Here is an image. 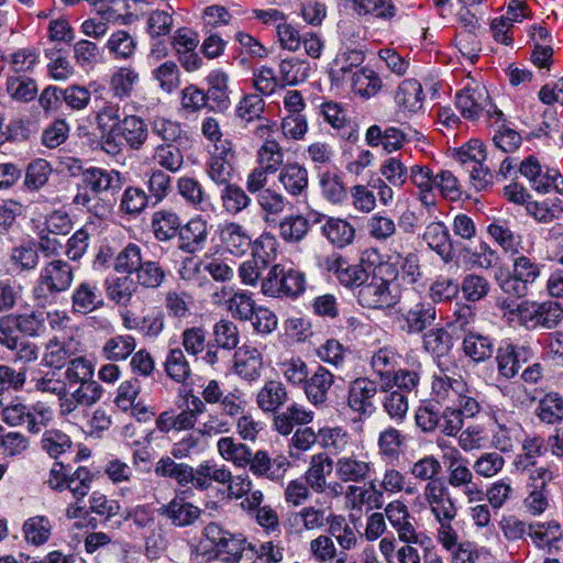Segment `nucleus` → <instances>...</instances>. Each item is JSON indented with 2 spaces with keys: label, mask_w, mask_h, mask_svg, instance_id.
I'll use <instances>...</instances> for the list:
<instances>
[{
  "label": "nucleus",
  "mask_w": 563,
  "mask_h": 563,
  "mask_svg": "<svg viewBox=\"0 0 563 563\" xmlns=\"http://www.w3.org/2000/svg\"><path fill=\"white\" fill-rule=\"evenodd\" d=\"M321 233L332 245L342 249L353 242L355 229L346 220L331 217L321 225Z\"/></svg>",
  "instance_id": "53"
},
{
  "label": "nucleus",
  "mask_w": 563,
  "mask_h": 563,
  "mask_svg": "<svg viewBox=\"0 0 563 563\" xmlns=\"http://www.w3.org/2000/svg\"><path fill=\"white\" fill-rule=\"evenodd\" d=\"M446 463V485L454 489H460L471 483L474 477L471 468L467 466V460H465L460 451L452 448L450 452L443 455Z\"/></svg>",
  "instance_id": "41"
},
{
  "label": "nucleus",
  "mask_w": 563,
  "mask_h": 563,
  "mask_svg": "<svg viewBox=\"0 0 563 563\" xmlns=\"http://www.w3.org/2000/svg\"><path fill=\"white\" fill-rule=\"evenodd\" d=\"M328 533L338 544L339 552L347 553V551L355 550L361 542V536L355 527L350 526L343 515L335 514L328 527Z\"/></svg>",
  "instance_id": "45"
},
{
  "label": "nucleus",
  "mask_w": 563,
  "mask_h": 563,
  "mask_svg": "<svg viewBox=\"0 0 563 563\" xmlns=\"http://www.w3.org/2000/svg\"><path fill=\"white\" fill-rule=\"evenodd\" d=\"M159 515L174 527L184 528L194 525L201 516L202 510L188 501L184 496L176 495L159 508Z\"/></svg>",
  "instance_id": "24"
},
{
  "label": "nucleus",
  "mask_w": 563,
  "mask_h": 563,
  "mask_svg": "<svg viewBox=\"0 0 563 563\" xmlns=\"http://www.w3.org/2000/svg\"><path fill=\"white\" fill-rule=\"evenodd\" d=\"M529 537L538 548H556V543L563 540V529L558 520L538 521L529 523Z\"/></svg>",
  "instance_id": "50"
},
{
  "label": "nucleus",
  "mask_w": 563,
  "mask_h": 563,
  "mask_svg": "<svg viewBox=\"0 0 563 563\" xmlns=\"http://www.w3.org/2000/svg\"><path fill=\"white\" fill-rule=\"evenodd\" d=\"M214 555H224L222 559L224 563H253L254 561L253 545L246 547L245 539L233 533Z\"/></svg>",
  "instance_id": "58"
},
{
  "label": "nucleus",
  "mask_w": 563,
  "mask_h": 563,
  "mask_svg": "<svg viewBox=\"0 0 563 563\" xmlns=\"http://www.w3.org/2000/svg\"><path fill=\"white\" fill-rule=\"evenodd\" d=\"M522 453L515 460V466L518 470H527L537 464V460L547 452L545 440L540 434H526L522 440Z\"/></svg>",
  "instance_id": "61"
},
{
  "label": "nucleus",
  "mask_w": 563,
  "mask_h": 563,
  "mask_svg": "<svg viewBox=\"0 0 563 563\" xmlns=\"http://www.w3.org/2000/svg\"><path fill=\"white\" fill-rule=\"evenodd\" d=\"M422 497L434 519L457 516V507L444 481H433L423 487Z\"/></svg>",
  "instance_id": "14"
},
{
  "label": "nucleus",
  "mask_w": 563,
  "mask_h": 563,
  "mask_svg": "<svg viewBox=\"0 0 563 563\" xmlns=\"http://www.w3.org/2000/svg\"><path fill=\"white\" fill-rule=\"evenodd\" d=\"M384 510L399 541L420 542V537L429 540L427 536L417 531L415 518L401 500L390 501Z\"/></svg>",
  "instance_id": "16"
},
{
  "label": "nucleus",
  "mask_w": 563,
  "mask_h": 563,
  "mask_svg": "<svg viewBox=\"0 0 563 563\" xmlns=\"http://www.w3.org/2000/svg\"><path fill=\"white\" fill-rule=\"evenodd\" d=\"M333 468V460L325 453L313 454L309 467L303 474L305 482L316 494H323L328 490L327 476Z\"/></svg>",
  "instance_id": "34"
},
{
  "label": "nucleus",
  "mask_w": 563,
  "mask_h": 563,
  "mask_svg": "<svg viewBox=\"0 0 563 563\" xmlns=\"http://www.w3.org/2000/svg\"><path fill=\"white\" fill-rule=\"evenodd\" d=\"M163 365L166 375L176 383L183 384L191 376L189 361L185 351L179 346L168 350Z\"/></svg>",
  "instance_id": "63"
},
{
  "label": "nucleus",
  "mask_w": 563,
  "mask_h": 563,
  "mask_svg": "<svg viewBox=\"0 0 563 563\" xmlns=\"http://www.w3.org/2000/svg\"><path fill=\"white\" fill-rule=\"evenodd\" d=\"M172 455H163L154 466L157 477L173 479L179 487H187L191 484L195 487L196 468L187 463H178Z\"/></svg>",
  "instance_id": "32"
},
{
  "label": "nucleus",
  "mask_w": 563,
  "mask_h": 563,
  "mask_svg": "<svg viewBox=\"0 0 563 563\" xmlns=\"http://www.w3.org/2000/svg\"><path fill=\"white\" fill-rule=\"evenodd\" d=\"M426 96L416 78L404 79L396 88L394 100L402 113H417L423 108Z\"/></svg>",
  "instance_id": "28"
},
{
  "label": "nucleus",
  "mask_w": 563,
  "mask_h": 563,
  "mask_svg": "<svg viewBox=\"0 0 563 563\" xmlns=\"http://www.w3.org/2000/svg\"><path fill=\"white\" fill-rule=\"evenodd\" d=\"M140 81V74L131 66L119 67L110 77L109 90L120 101L130 98Z\"/></svg>",
  "instance_id": "52"
},
{
  "label": "nucleus",
  "mask_w": 563,
  "mask_h": 563,
  "mask_svg": "<svg viewBox=\"0 0 563 563\" xmlns=\"http://www.w3.org/2000/svg\"><path fill=\"white\" fill-rule=\"evenodd\" d=\"M314 418L311 410H307L299 404H291L284 411H277L274 415L273 426L282 435H288L292 432L296 424L306 426Z\"/></svg>",
  "instance_id": "38"
},
{
  "label": "nucleus",
  "mask_w": 563,
  "mask_h": 563,
  "mask_svg": "<svg viewBox=\"0 0 563 563\" xmlns=\"http://www.w3.org/2000/svg\"><path fill=\"white\" fill-rule=\"evenodd\" d=\"M195 488L208 490L212 483L227 485L231 479V471L225 465H218L213 461H205L196 467Z\"/></svg>",
  "instance_id": "49"
},
{
  "label": "nucleus",
  "mask_w": 563,
  "mask_h": 563,
  "mask_svg": "<svg viewBox=\"0 0 563 563\" xmlns=\"http://www.w3.org/2000/svg\"><path fill=\"white\" fill-rule=\"evenodd\" d=\"M81 181L86 189L95 195L115 192L122 186L121 174L118 170H107L99 167H90L82 172Z\"/></svg>",
  "instance_id": "31"
},
{
  "label": "nucleus",
  "mask_w": 563,
  "mask_h": 563,
  "mask_svg": "<svg viewBox=\"0 0 563 563\" xmlns=\"http://www.w3.org/2000/svg\"><path fill=\"white\" fill-rule=\"evenodd\" d=\"M333 466L336 478L342 483L361 484L373 473V463L356 454L338 457Z\"/></svg>",
  "instance_id": "22"
},
{
  "label": "nucleus",
  "mask_w": 563,
  "mask_h": 563,
  "mask_svg": "<svg viewBox=\"0 0 563 563\" xmlns=\"http://www.w3.org/2000/svg\"><path fill=\"white\" fill-rule=\"evenodd\" d=\"M536 416L540 422L556 426L563 421V397L559 393H548L536 407Z\"/></svg>",
  "instance_id": "62"
},
{
  "label": "nucleus",
  "mask_w": 563,
  "mask_h": 563,
  "mask_svg": "<svg viewBox=\"0 0 563 563\" xmlns=\"http://www.w3.org/2000/svg\"><path fill=\"white\" fill-rule=\"evenodd\" d=\"M208 89L205 90L209 110L213 112H225L230 106L229 76L220 69H214L206 77Z\"/></svg>",
  "instance_id": "26"
},
{
  "label": "nucleus",
  "mask_w": 563,
  "mask_h": 563,
  "mask_svg": "<svg viewBox=\"0 0 563 563\" xmlns=\"http://www.w3.org/2000/svg\"><path fill=\"white\" fill-rule=\"evenodd\" d=\"M402 319L407 333H422L435 321L437 308L429 301H418L402 313Z\"/></svg>",
  "instance_id": "36"
},
{
  "label": "nucleus",
  "mask_w": 563,
  "mask_h": 563,
  "mask_svg": "<svg viewBox=\"0 0 563 563\" xmlns=\"http://www.w3.org/2000/svg\"><path fill=\"white\" fill-rule=\"evenodd\" d=\"M398 353L394 347L383 346L375 351L371 357V368L380 382V390L388 388V379L397 368Z\"/></svg>",
  "instance_id": "43"
},
{
  "label": "nucleus",
  "mask_w": 563,
  "mask_h": 563,
  "mask_svg": "<svg viewBox=\"0 0 563 563\" xmlns=\"http://www.w3.org/2000/svg\"><path fill=\"white\" fill-rule=\"evenodd\" d=\"M487 233L505 253H510L511 255L518 254L521 236L514 231L509 220L501 218L494 219L487 225Z\"/></svg>",
  "instance_id": "48"
},
{
  "label": "nucleus",
  "mask_w": 563,
  "mask_h": 563,
  "mask_svg": "<svg viewBox=\"0 0 563 563\" xmlns=\"http://www.w3.org/2000/svg\"><path fill=\"white\" fill-rule=\"evenodd\" d=\"M235 152L230 140L217 144L206 162V174L216 185H228L234 175Z\"/></svg>",
  "instance_id": "11"
},
{
  "label": "nucleus",
  "mask_w": 563,
  "mask_h": 563,
  "mask_svg": "<svg viewBox=\"0 0 563 563\" xmlns=\"http://www.w3.org/2000/svg\"><path fill=\"white\" fill-rule=\"evenodd\" d=\"M217 449L223 460L236 467L247 466L252 450L246 444L238 442L232 437H223L218 440Z\"/></svg>",
  "instance_id": "64"
},
{
  "label": "nucleus",
  "mask_w": 563,
  "mask_h": 563,
  "mask_svg": "<svg viewBox=\"0 0 563 563\" xmlns=\"http://www.w3.org/2000/svg\"><path fill=\"white\" fill-rule=\"evenodd\" d=\"M151 161L158 166V169L168 173H178L185 163L184 153L178 145V142L158 143L151 152Z\"/></svg>",
  "instance_id": "40"
},
{
  "label": "nucleus",
  "mask_w": 563,
  "mask_h": 563,
  "mask_svg": "<svg viewBox=\"0 0 563 563\" xmlns=\"http://www.w3.org/2000/svg\"><path fill=\"white\" fill-rule=\"evenodd\" d=\"M518 324L527 330L556 328L563 320V306L559 301L545 300L542 302L523 300L509 309Z\"/></svg>",
  "instance_id": "3"
},
{
  "label": "nucleus",
  "mask_w": 563,
  "mask_h": 563,
  "mask_svg": "<svg viewBox=\"0 0 563 563\" xmlns=\"http://www.w3.org/2000/svg\"><path fill=\"white\" fill-rule=\"evenodd\" d=\"M431 390L435 401L451 406L456 404L463 393H468V386L461 375L451 371L446 361H438V372L433 375Z\"/></svg>",
  "instance_id": "9"
},
{
  "label": "nucleus",
  "mask_w": 563,
  "mask_h": 563,
  "mask_svg": "<svg viewBox=\"0 0 563 563\" xmlns=\"http://www.w3.org/2000/svg\"><path fill=\"white\" fill-rule=\"evenodd\" d=\"M407 437L395 427H387L382 430L377 439L378 454L383 459L398 460L406 448Z\"/></svg>",
  "instance_id": "55"
},
{
  "label": "nucleus",
  "mask_w": 563,
  "mask_h": 563,
  "mask_svg": "<svg viewBox=\"0 0 563 563\" xmlns=\"http://www.w3.org/2000/svg\"><path fill=\"white\" fill-rule=\"evenodd\" d=\"M75 278L74 267L64 260L47 262L32 287V299L36 307L46 308L57 302L60 294L67 291Z\"/></svg>",
  "instance_id": "1"
},
{
  "label": "nucleus",
  "mask_w": 563,
  "mask_h": 563,
  "mask_svg": "<svg viewBox=\"0 0 563 563\" xmlns=\"http://www.w3.org/2000/svg\"><path fill=\"white\" fill-rule=\"evenodd\" d=\"M530 350L525 346L506 343L497 349L496 362L500 376L506 379L514 378L521 365L529 360Z\"/></svg>",
  "instance_id": "30"
},
{
  "label": "nucleus",
  "mask_w": 563,
  "mask_h": 563,
  "mask_svg": "<svg viewBox=\"0 0 563 563\" xmlns=\"http://www.w3.org/2000/svg\"><path fill=\"white\" fill-rule=\"evenodd\" d=\"M455 103L463 118L477 120L484 113H490L493 103L485 86H467L455 96Z\"/></svg>",
  "instance_id": "15"
},
{
  "label": "nucleus",
  "mask_w": 563,
  "mask_h": 563,
  "mask_svg": "<svg viewBox=\"0 0 563 563\" xmlns=\"http://www.w3.org/2000/svg\"><path fill=\"white\" fill-rule=\"evenodd\" d=\"M396 264L379 263L373 272L369 282H365L357 292L358 303L368 309H385L396 305L398 296L391 289L393 283L398 278Z\"/></svg>",
  "instance_id": "2"
},
{
  "label": "nucleus",
  "mask_w": 563,
  "mask_h": 563,
  "mask_svg": "<svg viewBox=\"0 0 563 563\" xmlns=\"http://www.w3.org/2000/svg\"><path fill=\"white\" fill-rule=\"evenodd\" d=\"M261 289L268 297L295 299L306 289V276L300 271L275 264L262 279Z\"/></svg>",
  "instance_id": "6"
},
{
  "label": "nucleus",
  "mask_w": 563,
  "mask_h": 563,
  "mask_svg": "<svg viewBox=\"0 0 563 563\" xmlns=\"http://www.w3.org/2000/svg\"><path fill=\"white\" fill-rule=\"evenodd\" d=\"M415 420L422 432L432 433L439 430L448 437L457 435L464 423L460 419L459 412L453 411V406L442 409L441 404L435 400L421 402L416 411Z\"/></svg>",
  "instance_id": "4"
},
{
  "label": "nucleus",
  "mask_w": 563,
  "mask_h": 563,
  "mask_svg": "<svg viewBox=\"0 0 563 563\" xmlns=\"http://www.w3.org/2000/svg\"><path fill=\"white\" fill-rule=\"evenodd\" d=\"M422 240L441 260L449 264L454 260V246L446 225L441 221L429 223L422 234Z\"/></svg>",
  "instance_id": "29"
},
{
  "label": "nucleus",
  "mask_w": 563,
  "mask_h": 563,
  "mask_svg": "<svg viewBox=\"0 0 563 563\" xmlns=\"http://www.w3.org/2000/svg\"><path fill=\"white\" fill-rule=\"evenodd\" d=\"M220 241L223 247L234 256L244 255L252 246V236L238 222L224 223L220 229Z\"/></svg>",
  "instance_id": "37"
},
{
  "label": "nucleus",
  "mask_w": 563,
  "mask_h": 563,
  "mask_svg": "<svg viewBox=\"0 0 563 563\" xmlns=\"http://www.w3.org/2000/svg\"><path fill=\"white\" fill-rule=\"evenodd\" d=\"M365 141L371 147L382 146L385 152L393 153L401 150L410 137L400 128L373 124L366 130Z\"/></svg>",
  "instance_id": "23"
},
{
  "label": "nucleus",
  "mask_w": 563,
  "mask_h": 563,
  "mask_svg": "<svg viewBox=\"0 0 563 563\" xmlns=\"http://www.w3.org/2000/svg\"><path fill=\"white\" fill-rule=\"evenodd\" d=\"M4 90L13 102L25 104L37 97L38 84L31 76L7 75Z\"/></svg>",
  "instance_id": "44"
},
{
  "label": "nucleus",
  "mask_w": 563,
  "mask_h": 563,
  "mask_svg": "<svg viewBox=\"0 0 563 563\" xmlns=\"http://www.w3.org/2000/svg\"><path fill=\"white\" fill-rule=\"evenodd\" d=\"M137 346L136 338L132 334H115L108 338L100 351L101 356L110 362H124Z\"/></svg>",
  "instance_id": "47"
},
{
  "label": "nucleus",
  "mask_w": 563,
  "mask_h": 563,
  "mask_svg": "<svg viewBox=\"0 0 563 563\" xmlns=\"http://www.w3.org/2000/svg\"><path fill=\"white\" fill-rule=\"evenodd\" d=\"M71 312L86 316L104 306L102 292L96 282L82 280L74 288L70 297Z\"/></svg>",
  "instance_id": "21"
},
{
  "label": "nucleus",
  "mask_w": 563,
  "mask_h": 563,
  "mask_svg": "<svg viewBox=\"0 0 563 563\" xmlns=\"http://www.w3.org/2000/svg\"><path fill=\"white\" fill-rule=\"evenodd\" d=\"M211 225L201 214L190 218L185 224L181 223L177 238V247L186 254H195L202 251L210 234Z\"/></svg>",
  "instance_id": "13"
},
{
  "label": "nucleus",
  "mask_w": 563,
  "mask_h": 563,
  "mask_svg": "<svg viewBox=\"0 0 563 563\" xmlns=\"http://www.w3.org/2000/svg\"><path fill=\"white\" fill-rule=\"evenodd\" d=\"M178 195L185 202L196 210L205 211L209 196L202 184L195 177L183 176L177 179L176 184Z\"/></svg>",
  "instance_id": "56"
},
{
  "label": "nucleus",
  "mask_w": 563,
  "mask_h": 563,
  "mask_svg": "<svg viewBox=\"0 0 563 563\" xmlns=\"http://www.w3.org/2000/svg\"><path fill=\"white\" fill-rule=\"evenodd\" d=\"M422 347L438 361H444L453 347L452 335L444 328L429 329L422 335Z\"/></svg>",
  "instance_id": "60"
},
{
  "label": "nucleus",
  "mask_w": 563,
  "mask_h": 563,
  "mask_svg": "<svg viewBox=\"0 0 563 563\" xmlns=\"http://www.w3.org/2000/svg\"><path fill=\"white\" fill-rule=\"evenodd\" d=\"M247 466L253 475L277 482L285 476L290 463L283 454L272 457L267 451L258 450L251 453Z\"/></svg>",
  "instance_id": "18"
},
{
  "label": "nucleus",
  "mask_w": 563,
  "mask_h": 563,
  "mask_svg": "<svg viewBox=\"0 0 563 563\" xmlns=\"http://www.w3.org/2000/svg\"><path fill=\"white\" fill-rule=\"evenodd\" d=\"M320 267L332 274L338 282L350 289L361 288L368 280V274L362 264H350L342 255L333 253L320 261Z\"/></svg>",
  "instance_id": "10"
},
{
  "label": "nucleus",
  "mask_w": 563,
  "mask_h": 563,
  "mask_svg": "<svg viewBox=\"0 0 563 563\" xmlns=\"http://www.w3.org/2000/svg\"><path fill=\"white\" fill-rule=\"evenodd\" d=\"M180 227V216L173 209H159L152 214L151 228L159 242H169L178 238Z\"/></svg>",
  "instance_id": "39"
},
{
  "label": "nucleus",
  "mask_w": 563,
  "mask_h": 563,
  "mask_svg": "<svg viewBox=\"0 0 563 563\" xmlns=\"http://www.w3.org/2000/svg\"><path fill=\"white\" fill-rule=\"evenodd\" d=\"M7 75L30 76L40 63V51L35 47H22L9 55Z\"/></svg>",
  "instance_id": "57"
},
{
  "label": "nucleus",
  "mask_w": 563,
  "mask_h": 563,
  "mask_svg": "<svg viewBox=\"0 0 563 563\" xmlns=\"http://www.w3.org/2000/svg\"><path fill=\"white\" fill-rule=\"evenodd\" d=\"M320 114L341 139L350 142H355L358 139L357 124L347 118L346 110L341 103L332 100L322 102Z\"/></svg>",
  "instance_id": "19"
},
{
  "label": "nucleus",
  "mask_w": 563,
  "mask_h": 563,
  "mask_svg": "<svg viewBox=\"0 0 563 563\" xmlns=\"http://www.w3.org/2000/svg\"><path fill=\"white\" fill-rule=\"evenodd\" d=\"M103 286L107 298L120 307L130 306L133 296L137 290L134 278L130 275L108 277L103 283Z\"/></svg>",
  "instance_id": "42"
},
{
  "label": "nucleus",
  "mask_w": 563,
  "mask_h": 563,
  "mask_svg": "<svg viewBox=\"0 0 563 563\" xmlns=\"http://www.w3.org/2000/svg\"><path fill=\"white\" fill-rule=\"evenodd\" d=\"M543 265L536 260L520 254L512 261V271L504 278L497 277L500 289L512 297L523 298L530 291L537 279L541 276Z\"/></svg>",
  "instance_id": "7"
},
{
  "label": "nucleus",
  "mask_w": 563,
  "mask_h": 563,
  "mask_svg": "<svg viewBox=\"0 0 563 563\" xmlns=\"http://www.w3.org/2000/svg\"><path fill=\"white\" fill-rule=\"evenodd\" d=\"M334 512L327 514L324 508L314 506H305L298 511L289 514L286 526L296 532L322 530L325 526L329 527Z\"/></svg>",
  "instance_id": "20"
},
{
  "label": "nucleus",
  "mask_w": 563,
  "mask_h": 563,
  "mask_svg": "<svg viewBox=\"0 0 563 563\" xmlns=\"http://www.w3.org/2000/svg\"><path fill=\"white\" fill-rule=\"evenodd\" d=\"M134 275L137 288L148 290L158 289L167 279V271L159 261L154 260H144Z\"/></svg>",
  "instance_id": "54"
},
{
  "label": "nucleus",
  "mask_w": 563,
  "mask_h": 563,
  "mask_svg": "<svg viewBox=\"0 0 563 563\" xmlns=\"http://www.w3.org/2000/svg\"><path fill=\"white\" fill-rule=\"evenodd\" d=\"M334 382V374L319 364L311 374L309 373L302 387L308 401L316 408L325 407Z\"/></svg>",
  "instance_id": "17"
},
{
  "label": "nucleus",
  "mask_w": 563,
  "mask_h": 563,
  "mask_svg": "<svg viewBox=\"0 0 563 563\" xmlns=\"http://www.w3.org/2000/svg\"><path fill=\"white\" fill-rule=\"evenodd\" d=\"M462 351L475 363L489 360L495 351L494 340L481 332L468 331L462 341Z\"/></svg>",
  "instance_id": "46"
},
{
  "label": "nucleus",
  "mask_w": 563,
  "mask_h": 563,
  "mask_svg": "<svg viewBox=\"0 0 563 563\" xmlns=\"http://www.w3.org/2000/svg\"><path fill=\"white\" fill-rule=\"evenodd\" d=\"M131 151H141L150 139L148 123L137 114H125L115 130Z\"/></svg>",
  "instance_id": "25"
},
{
  "label": "nucleus",
  "mask_w": 563,
  "mask_h": 563,
  "mask_svg": "<svg viewBox=\"0 0 563 563\" xmlns=\"http://www.w3.org/2000/svg\"><path fill=\"white\" fill-rule=\"evenodd\" d=\"M103 389L97 380L82 382L73 389L66 388L64 396L59 399V416L69 422L78 423L79 419L89 416V407L97 404Z\"/></svg>",
  "instance_id": "5"
},
{
  "label": "nucleus",
  "mask_w": 563,
  "mask_h": 563,
  "mask_svg": "<svg viewBox=\"0 0 563 563\" xmlns=\"http://www.w3.org/2000/svg\"><path fill=\"white\" fill-rule=\"evenodd\" d=\"M234 373L247 382H255L261 377L263 369L262 353L254 346L242 345L233 355Z\"/></svg>",
  "instance_id": "27"
},
{
  "label": "nucleus",
  "mask_w": 563,
  "mask_h": 563,
  "mask_svg": "<svg viewBox=\"0 0 563 563\" xmlns=\"http://www.w3.org/2000/svg\"><path fill=\"white\" fill-rule=\"evenodd\" d=\"M278 183L291 197L306 195L309 186L308 170L298 162L287 163L279 170Z\"/></svg>",
  "instance_id": "35"
},
{
  "label": "nucleus",
  "mask_w": 563,
  "mask_h": 563,
  "mask_svg": "<svg viewBox=\"0 0 563 563\" xmlns=\"http://www.w3.org/2000/svg\"><path fill=\"white\" fill-rule=\"evenodd\" d=\"M289 400V393L280 380L269 379L256 394L257 407L266 413H276Z\"/></svg>",
  "instance_id": "33"
},
{
  "label": "nucleus",
  "mask_w": 563,
  "mask_h": 563,
  "mask_svg": "<svg viewBox=\"0 0 563 563\" xmlns=\"http://www.w3.org/2000/svg\"><path fill=\"white\" fill-rule=\"evenodd\" d=\"M221 294L223 297L230 294L227 299V309L232 318L240 321L253 320L255 301L250 292L245 290L234 291L231 288L222 287Z\"/></svg>",
  "instance_id": "51"
},
{
  "label": "nucleus",
  "mask_w": 563,
  "mask_h": 563,
  "mask_svg": "<svg viewBox=\"0 0 563 563\" xmlns=\"http://www.w3.org/2000/svg\"><path fill=\"white\" fill-rule=\"evenodd\" d=\"M352 90L364 99L375 97L383 89V80L378 73L368 67H362L352 75Z\"/></svg>",
  "instance_id": "59"
},
{
  "label": "nucleus",
  "mask_w": 563,
  "mask_h": 563,
  "mask_svg": "<svg viewBox=\"0 0 563 563\" xmlns=\"http://www.w3.org/2000/svg\"><path fill=\"white\" fill-rule=\"evenodd\" d=\"M518 173L525 177L530 187L542 194L555 190L563 194V176L554 167L542 165L538 157L530 155L518 165Z\"/></svg>",
  "instance_id": "8"
},
{
  "label": "nucleus",
  "mask_w": 563,
  "mask_h": 563,
  "mask_svg": "<svg viewBox=\"0 0 563 563\" xmlns=\"http://www.w3.org/2000/svg\"><path fill=\"white\" fill-rule=\"evenodd\" d=\"M378 393V384L368 377H357L347 387V407L360 417L371 416L374 410V398Z\"/></svg>",
  "instance_id": "12"
}]
</instances>
